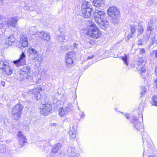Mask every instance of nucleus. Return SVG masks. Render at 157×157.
<instances>
[{
    "label": "nucleus",
    "instance_id": "de8ad7c7",
    "mask_svg": "<svg viewBox=\"0 0 157 157\" xmlns=\"http://www.w3.org/2000/svg\"><path fill=\"white\" fill-rule=\"evenodd\" d=\"M155 84L156 85V87L157 88V78L155 80Z\"/></svg>",
    "mask_w": 157,
    "mask_h": 157
},
{
    "label": "nucleus",
    "instance_id": "9b49d317",
    "mask_svg": "<svg viewBox=\"0 0 157 157\" xmlns=\"http://www.w3.org/2000/svg\"><path fill=\"white\" fill-rule=\"evenodd\" d=\"M36 35L39 36L40 39L47 41H49L51 39L50 33L44 31L37 32Z\"/></svg>",
    "mask_w": 157,
    "mask_h": 157
},
{
    "label": "nucleus",
    "instance_id": "c03bdc74",
    "mask_svg": "<svg viewBox=\"0 0 157 157\" xmlns=\"http://www.w3.org/2000/svg\"><path fill=\"white\" fill-rule=\"evenodd\" d=\"M73 98L74 99H75L77 97H76V93H75L73 94Z\"/></svg>",
    "mask_w": 157,
    "mask_h": 157
},
{
    "label": "nucleus",
    "instance_id": "ddd939ff",
    "mask_svg": "<svg viewBox=\"0 0 157 157\" xmlns=\"http://www.w3.org/2000/svg\"><path fill=\"white\" fill-rule=\"evenodd\" d=\"M25 57V55L22 52L21 54L20 55L19 59L13 61L14 64H16L17 67H19L21 65L25 64L26 63Z\"/></svg>",
    "mask_w": 157,
    "mask_h": 157
},
{
    "label": "nucleus",
    "instance_id": "3c124183",
    "mask_svg": "<svg viewBox=\"0 0 157 157\" xmlns=\"http://www.w3.org/2000/svg\"><path fill=\"white\" fill-rule=\"evenodd\" d=\"M148 157H155L153 155H150L148 156Z\"/></svg>",
    "mask_w": 157,
    "mask_h": 157
},
{
    "label": "nucleus",
    "instance_id": "c756f323",
    "mask_svg": "<svg viewBox=\"0 0 157 157\" xmlns=\"http://www.w3.org/2000/svg\"><path fill=\"white\" fill-rule=\"evenodd\" d=\"M65 39V36L63 35V33H62L57 38V40L59 42H63Z\"/></svg>",
    "mask_w": 157,
    "mask_h": 157
},
{
    "label": "nucleus",
    "instance_id": "6e6552de",
    "mask_svg": "<svg viewBox=\"0 0 157 157\" xmlns=\"http://www.w3.org/2000/svg\"><path fill=\"white\" fill-rule=\"evenodd\" d=\"M31 69L29 67L26 66L24 67L20 71V80H22L27 78V74L31 72Z\"/></svg>",
    "mask_w": 157,
    "mask_h": 157
},
{
    "label": "nucleus",
    "instance_id": "e433bc0d",
    "mask_svg": "<svg viewBox=\"0 0 157 157\" xmlns=\"http://www.w3.org/2000/svg\"><path fill=\"white\" fill-rule=\"evenodd\" d=\"M138 31L139 34H142L143 32L144 29L142 26H139L138 28Z\"/></svg>",
    "mask_w": 157,
    "mask_h": 157
},
{
    "label": "nucleus",
    "instance_id": "7c9ffc66",
    "mask_svg": "<svg viewBox=\"0 0 157 157\" xmlns=\"http://www.w3.org/2000/svg\"><path fill=\"white\" fill-rule=\"evenodd\" d=\"M8 63L5 60H1L0 61V69H3L5 66L6 65V63Z\"/></svg>",
    "mask_w": 157,
    "mask_h": 157
},
{
    "label": "nucleus",
    "instance_id": "09e8293b",
    "mask_svg": "<svg viewBox=\"0 0 157 157\" xmlns=\"http://www.w3.org/2000/svg\"><path fill=\"white\" fill-rule=\"evenodd\" d=\"M2 85L4 86H5V83L4 82H2Z\"/></svg>",
    "mask_w": 157,
    "mask_h": 157
},
{
    "label": "nucleus",
    "instance_id": "20e7f679",
    "mask_svg": "<svg viewBox=\"0 0 157 157\" xmlns=\"http://www.w3.org/2000/svg\"><path fill=\"white\" fill-rule=\"evenodd\" d=\"M87 33L90 37L95 39L99 38L101 36L100 31L94 23H91L88 27Z\"/></svg>",
    "mask_w": 157,
    "mask_h": 157
},
{
    "label": "nucleus",
    "instance_id": "cd10ccee",
    "mask_svg": "<svg viewBox=\"0 0 157 157\" xmlns=\"http://www.w3.org/2000/svg\"><path fill=\"white\" fill-rule=\"evenodd\" d=\"M147 147L148 149L147 150V151L148 152L151 153H153V149H154V146L152 144L151 142L149 143H147Z\"/></svg>",
    "mask_w": 157,
    "mask_h": 157
},
{
    "label": "nucleus",
    "instance_id": "aec40b11",
    "mask_svg": "<svg viewBox=\"0 0 157 157\" xmlns=\"http://www.w3.org/2000/svg\"><path fill=\"white\" fill-rule=\"evenodd\" d=\"M62 146V145L60 143H57L52 148L51 151V153L55 154L57 153Z\"/></svg>",
    "mask_w": 157,
    "mask_h": 157
},
{
    "label": "nucleus",
    "instance_id": "0eeeda50",
    "mask_svg": "<svg viewBox=\"0 0 157 157\" xmlns=\"http://www.w3.org/2000/svg\"><path fill=\"white\" fill-rule=\"evenodd\" d=\"M52 109L51 104H42L40 108L41 114L46 116L51 112Z\"/></svg>",
    "mask_w": 157,
    "mask_h": 157
},
{
    "label": "nucleus",
    "instance_id": "423d86ee",
    "mask_svg": "<svg viewBox=\"0 0 157 157\" xmlns=\"http://www.w3.org/2000/svg\"><path fill=\"white\" fill-rule=\"evenodd\" d=\"M23 108V106L21 104H18L13 108L12 112V117L14 120H17L20 119Z\"/></svg>",
    "mask_w": 157,
    "mask_h": 157
},
{
    "label": "nucleus",
    "instance_id": "f257e3e1",
    "mask_svg": "<svg viewBox=\"0 0 157 157\" xmlns=\"http://www.w3.org/2000/svg\"><path fill=\"white\" fill-rule=\"evenodd\" d=\"M94 18L95 22L103 29L107 28L109 22L106 19L105 12L101 10H96L94 13Z\"/></svg>",
    "mask_w": 157,
    "mask_h": 157
},
{
    "label": "nucleus",
    "instance_id": "58836bf2",
    "mask_svg": "<svg viewBox=\"0 0 157 157\" xmlns=\"http://www.w3.org/2000/svg\"><path fill=\"white\" fill-rule=\"evenodd\" d=\"M146 67L145 66H143L141 67V71L142 72V73L146 71Z\"/></svg>",
    "mask_w": 157,
    "mask_h": 157
},
{
    "label": "nucleus",
    "instance_id": "ea45409f",
    "mask_svg": "<svg viewBox=\"0 0 157 157\" xmlns=\"http://www.w3.org/2000/svg\"><path fill=\"white\" fill-rule=\"evenodd\" d=\"M139 52L140 54H143L145 53V51L144 48L140 49L139 51Z\"/></svg>",
    "mask_w": 157,
    "mask_h": 157
},
{
    "label": "nucleus",
    "instance_id": "bb28decb",
    "mask_svg": "<svg viewBox=\"0 0 157 157\" xmlns=\"http://www.w3.org/2000/svg\"><path fill=\"white\" fill-rule=\"evenodd\" d=\"M151 21H149L147 26V30L148 31H152L153 30L156 29L155 27L151 24Z\"/></svg>",
    "mask_w": 157,
    "mask_h": 157
},
{
    "label": "nucleus",
    "instance_id": "72a5a7b5",
    "mask_svg": "<svg viewBox=\"0 0 157 157\" xmlns=\"http://www.w3.org/2000/svg\"><path fill=\"white\" fill-rule=\"evenodd\" d=\"M146 90L147 89L145 87H142L141 88V90L140 92V93L142 96H143L145 94L146 92Z\"/></svg>",
    "mask_w": 157,
    "mask_h": 157
},
{
    "label": "nucleus",
    "instance_id": "a211bd4d",
    "mask_svg": "<svg viewBox=\"0 0 157 157\" xmlns=\"http://www.w3.org/2000/svg\"><path fill=\"white\" fill-rule=\"evenodd\" d=\"M41 90H42V89L40 87H37L35 89H33L31 90L33 94L35 95L36 99L38 101L41 98V95L39 91Z\"/></svg>",
    "mask_w": 157,
    "mask_h": 157
},
{
    "label": "nucleus",
    "instance_id": "f8f14e48",
    "mask_svg": "<svg viewBox=\"0 0 157 157\" xmlns=\"http://www.w3.org/2000/svg\"><path fill=\"white\" fill-rule=\"evenodd\" d=\"M131 121L133 124V126L138 130H141V131L144 130L143 128V125L139 121L138 119L135 117L133 116L132 118Z\"/></svg>",
    "mask_w": 157,
    "mask_h": 157
},
{
    "label": "nucleus",
    "instance_id": "b1692460",
    "mask_svg": "<svg viewBox=\"0 0 157 157\" xmlns=\"http://www.w3.org/2000/svg\"><path fill=\"white\" fill-rule=\"evenodd\" d=\"M130 30L131 31V33L128 34V39L132 38L133 34L136 32V27L134 26H131Z\"/></svg>",
    "mask_w": 157,
    "mask_h": 157
},
{
    "label": "nucleus",
    "instance_id": "a18cd8bd",
    "mask_svg": "<svg viewBox=\"0 0 157 157\" xmlns=\"http://www.w3.org/2000/svg\"><path fill=\"white\" fill-rule=\"evenodd\" d=\"M81 116H82L83 117L85 116V114L84 113L82 112V113H81Z\"/></svg>",
    "mask_w": 157,
    "mask_h": 157
},
{
    "label": "nucleus",
    "instance_id": "37998d69",
    "mask_svg": "<svg viewBox=\"0 0 157 157\" xmlns=\"http://www.w3.org/2000/svg\"><path fill=\"white\" fill-rule=\"evenodd\" d=\"M93 57H94V56H93V55L90 56L87 58H86L87 60H88L89 59H92V58H93Z\"/></svg>",
    "mask_w": 157,
    "mask_h": 157
},
{
    "label": "nucleus",
    "instance_id": "473e14b6",
    "mask_svg": "<svg viewBox=\"0 0 157 157\" xmlns=\"http://www.w3.org/2000/svg\"><path fill=\"white\" fill-rule=\"evenodd\" d=\"M153 103L152 104L153 105L157 106V95H155L152 98Z\"/></svg>",
    "mask_w": 157,
    "mask_h": 157
},
{
    "label": "nucleus",
    "instance_id": "1a4fd4ad",
    "mask_svg": "<svg viewBox=\"0 0 157 157\" xmlns=\"http://www.w3.org/2000/svg\"><path fill=\"white\" fill-rule=\"evenodd\" d=\"M72 106L71 104L63 107L62 108L60 109L59 111V114L62 117L65 114H68L71 111Z\"/></svg>",
    "mask_w": 157,
    "mask_h": 157
},
{
    "label": "nucleus",
    "instance_id": "c85d7f7f",
    "mask_svg": "<svg viewBox=\"0 0 157 157\" xmlns=\"http://www.w3.org/2000/svg\"><path fill=\"white\" fill-rule=\"evenodd\" d=\"M128 55L126 54H124V56L122 57V59L123 60L124 63H125L127 66H128Z\"/></svg>",
    "mask_w": 157,
    "mask_h": 157
},
{
    "label": "nucleus",
    "instance_id": "a878e982",
    "mask_svg": "<svg viewBox=\"0 0 157 157\" xmlns=\"http://www.w3.org/2000/svg\"><path fill=\"white\" fill-rule=\"evenodd\" d=\"M75 151V148L74 147H70L68 150V154L70 155L69 157H73L75 154L74 151Z\"/></svg>",
    "mask_w": 157,
    "mask_h": 157
},
{
    "label": "nucleus",
    "instance_id": "39448f33",
    "mask_svg": "<svg viewBox=\"0 0 157 157\" xmlns=\"http://www.w3.org/2000/svg\"><path fill=\"white\" fill-rule=\"evenodd\" d=\"M29 57L32 60H35L38 62H42L43 59L41 54H38L37 51L32 48H29L28 50Z\"/></svg>",
    "mask_w": 157,
    "mask_h": 157
},
{
    "label": "nucleus",
    "instance_id": "49530a36",
    "mask_svg": "<svg viewBox=\"0 0 157 157\" xmlns=\"http://www.w3.org/2000/svg\"><path fill=\"white\" fill-rule=\"evenodd\" d=\"M125 116L126 117L127 119H128L129 117V114H126L125 115Z\"/></svg>",
    "mask_w": 157,
    "mask_h": 157
},
{
    "label": "nucleus",
    "instance_id": "c9c22d12",
    "mask_svg": "<svg viewBox=\"0 0 157 157\" xmlns=\"http://www.w3.org/2000/svg\"><path fill=\"white\" fill-rule=\"evenodd\" d=\"M45 102L43 104H51V102L49 100V98L48 97H46L44 98Z\"/></svg>",
    "mask_w": 157,
    "mask_h": 157
},
{
    "label": "nucleus",
    "instance_id": "f704fd0d",
    "mask_svg": "<svg viewBox=\"0 0 157 157\" xmlns=\"http://www.w3.org/2000/svg\"><path fill=\"white\" fill-rule=\"evenodd\" d=\"M144 60L142 59V58L140 57L137 60V64L138 65H140L142 64Z\"/></svg>",
    "mask_w": 157,
    "mask_h": 157
},
{
    "label": "nucleus",
    "instance_id": "393cba45",
    "mask_svg": "<svg viewBox=\"0 0 157 157\" xmlns=\"http://www.w3.org/2000/svg\"><path fill=\"white\" fill-rule=\"evenodd\" d=\"M5 19L2 15H0V29L3 28L5 26Z\"/></svg>",
    "mask_w": 157,
    "mask_h": 157
},
{
    "label": "nucleus",
    "instance_id": "2eb2a0df",
    "mask_svg": "<svg viewBox=\"0 0 157 157\" xmlns=\"http://www.w3.org/2000/svg\"><path fill=\"white\" fill-rule=\"evenodd\" d=\"M28 44V43L26 36L24 35L22 36L21 37L20 44L18 45V47L21 49L27 47Z\"/></svg>",
    "mask_w": 157,
    "mask_h": 157
},
{
    "label": "nucleus",
    "instance_id": "7ed1b4c3",
    "mask_svg": "<svg viewBox=\"0 0 157 157\" xmlns=\"http://www.w3.org/2000/svg\"><path fill=\"white\" fill-rule=\"evenodd\" d=\"M82 16L83 17L87 18L90 17L92 14V9L90 3L84 2L81 7Z\"/></svg>",
    "mask_w": 157,
    "mask_h": 157
},
{
    "label": "nucleus",
    "instance_id": "4be33fe9",
    "mask_svg": "<svg viewBox=\"0 0 157 157\" xmlns=\"http://www.w3.org/2000/svg\"><path fill=\"white\" fill-rule=\"evenodd\" d=\"M142 137L144 143L145 142L150 143L151 142V139L147 132H144L142 135Z\"/></svg>",
    "mask_w": 157,
    "mask_h": 157
},
{
    "label": "nucleus",
    "instance_id": "6ab92c4d",
    "mask_svg": "<svg viewBox=\"0 0 157 157\" xmlns=\"http://www.w3.org/2000/svg\"><path fill=\"white\" fill-rule=\"evenodd\" d=\"M93 5L98 8L103 7L105 5L104 0H94Z\"/></svg>",
    "mask_w": 157,
    "mask_h": 157
},
{
    "label": "nucleus",
    "instance_id": "9d476101",
    "mask_svg": "<svg viewBox=\"0 0 157 157\" xmlns=\"http://www.w3.org/2000/svg\"><path fill=\"white\" fill-rule=\"evenodd\" d=\"M15 40V38L14 36L13 35H11L6 39L2 43L3 47L4 48H7L9 46L11 45L12 43H13Z\"/></svg>",
    "mask_w": 157,
    "mask_h": 157
},
{
    "label": "nucleus",
    "instance_id": "dca6fc26",
    "mask_svg": "<svg viewBox=\"0 0 157 157\" xmlns=\"http://www.w3.org/2000/svg\"><path fill=\"white\" fill-rule=\"evenodd\" d=\"M19 20V18L17 17H11L8 20L7 24L9 26H12L13 27L15 28Z\"/></svg>",
    "mask_w": 157,
    "mask_h": 157
},
{
    "label": "nucleus",
    "instance_id": "4468645a",
    "mask_svg": "<svg viewBox=\"0 0 157 157\" xmlns=\"http://www.w3.org/2000/svg\"><path fill=\"white\" fill-rule=\"evenodd\" d=\"M74 56L73 52H68L66 56V65L67 67H69L73 63L72 58Z\"/></svg>",
    "mask_w": 157,
    "mask_h": 157
},
{
    "label": "nucleus",
    "instance_id": "8fccbe9b",
    "mask_svg": "<svg viewBox=\"0 0 157 157\" xmlns=\"http://www.w3.org/2000/svg\"><path fill=\"white\" fill-rule=\"evenodd\" d=\"M3 3V1L2 0H0V4Z\"/></svg>",
    "mask_w": 157,
    "mask_h": 157
},
{
    "label": "nucleus",
    "instance_id": "5701e85b",
    "mask_svg": "<svg viewBox=\"0 0 157 157\" xmlns=\"http://www.w3.org/2000/svg\"><path fill=\"white\" fill-rule=\"evenodd\" d=\"M69 133L71 139H74L76 138V132L73 128H70Z\"/></svg>",
    "mask_w": 157,
    "mask_h": 157
},
{
    "label": "nucleus",
    "instance_id": "6e6d98bb",
    "mask_svg": "<svg viewBox=\"0 0 157 157\" xmlns=\"http://www.w3.org/2000/svg\"><path fill=\"white\" fill-rule=\"evenodd\" d=\"M78 109H79V107H78Z\"/></svg>",
    "mask_w": 157,
    "mask_h": 157
},
{
    "label": "nucleus",
    "instance_id": "603ef678",
    "mask_svg": "<svg viewBox=\"0 0 157 157\" xmlns=\"http://www.w3.org/2000/svg\"><path fill=\"white\" fill-rule=\"evenodd\" d=\"M155 72L157 73V67H156L155 68Z\"/></svg>",
    "mask_w": 157,
    "mask_h": 157
},
{
    "label": "nucleus",
    "instance_id": "79ce46f5",
    "mask_svg": "<svg viewBox=\"0 0 157 157\" xmlns=\"http://www.w3.org/2000/svg\"><path fill=\"white\" fill-rule=\"evenodd\" d=\"M73 46L74 48H77L78 46V43H75L73 44Z\"/></svg>",
    "mask_w": 157,
    "mask_h": 157
},
{
    "label": "nucleus",
    "instance_id": "5fc2aeb1",
    "mask_svg": "<svg viewBox=\"0 0 157 157\" xmlns=\"http://www.w3.org/2000/svg\"><path fill=\"white\" fill-rule=\"evenodd\" d=\"M155 38V37H154V36L152 38V40H154Z\"/></svg>",
    "mask_w": 157,
    "mask_h": 157
},
{
    "label": "nucleus",
    "instance_id": "4c0bfd02",
    "mask_svg": "<svg viewBox=\"0 0 157 157\" xmlns=\"http://www.w3.org/2000/svg\"><path fill=\"white\" fill-rule=\"evenodd\" d=\"M53 102L54 104H56V105H59V100L57 99H54L53 100Z\"/></svg>",
    "mask_w": 157,
    "mask_h": 157
},
{
    "label": "nucleus",
    "instance_id": "2f4dec72",
    "mask_svg": "<svg viewBox=\"0 0 157 157\" xmlns=\"http://www.w3.org/2000/svg\"><path fill=\"white\" fill-rule=\"evenodd\" d=\"M149 21H151V24L155 27L156 28H157V19L155 18H152Z\"/></svg>",
    "mask_w": 157,
    "mask_h": 157
},
{
    "label": "nucleus",
    "instance_id": "f3484780",
    "mask_svg": "<svg viewBox=\"0 0 157 157\" xmlns=\"http://www.w3.org/2000/svg\"><path fill=\"white\" fill-rule=\"evenodd\" d=\"M18 138L19 144L21 145V147H23L24 146V144L26 142V139L25 136L22 134L21 132H18L17 135Z\"/></svg>",
    "mask_w": 157,
    "mask_h": 157
},
{
    "label": "nucleus",
    "instance_id": "864d4df0",
    "mask_svg": "<svg viewBox=\"0 0 157 157\" xmlns=\"http://www.w3.org/2000/svg\"><path fill=\"white\" fill-rule=\"evenodd\" d=\"M148 78H150L149 77H148V76H147V78H144V77H143V78L144 79L146 78V79H147Z\"/></svg>",
    "mask_w": 157,
    "mask_h": 157
},
{
    "label": "nucleus",
    "instance_id": "a19ab883",
    "mask_svg": "<svg viewBox=\"0 0 157 157\" xmlns=\"http://www.w3.org/2000/svg\"><path fill=\"white\" fill-rule=\"evenodd\" d=\"M142 39H140L138 40V45H141L142 44Z\"/></svg>",
    "mask_w": 157,
    "mask_h": 157
},
{
    "label": "nucleus",
    "instance_id": "412c9836",
    "mask_svg": "<svg viewBox=\"0 0 157 157\" xmlns=\"http://www.w3.org/2000/svg\"><path fill=\"white\" fill-rule=\"evenodd\" d=\"M6 65L2 69L6 74L8 75H10L13 72L12 69L9 65L8 63H6Z\"/></svg>",
    "mask_w": 157,
    "mask_h": 157
},
{
    "label": "nucleus",
    "instance_id": "f03ea898",
    "mask_svg": "<svg viewBox=\"0 0 157 157\" xmlns=\"http://www.w3.org/2000/svg\"><path fill=\"white\" fill-rule=\"evenodd\" d=\"M107 11L108 15L111 17L110 19L112 23L115 25L118 23L120 17L119 10L114 6L109 7Z\"/></svg>",
    "mask_w": 157,
    "mask_h": 157
}]
</instances>
